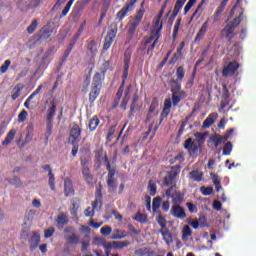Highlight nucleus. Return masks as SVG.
<instances>
[{"label": "nucleus", "instance_id": "obj_21", "mask_svg": "<svg viewBox=\"0 0 256 256\" xmlns=\"http://www.w3.org/2000/svg\"><path fill=\"white\" fill-rule=\"evenodd\" d=\"M99 207H101V203L99 202V200H96L93 203L92 208H88L85 210V217H93V215H95V211H99Z\"/></svg>", "mask_w": 256, "mask_h": 256}, {"label": "nucleus", "instance_id": "obj_45", "mask_svg": "<svg viewBox=\"0 0 256 256\" xmlns=\"http://www.w3.org/2000/svg\"><path fill=\"white\" fill-rule=\"evenodd\" d=\"M107 185H108L109 191H115V189H117V182H115L113 178L107 179Z\"/></svg>", "mask_w": 256, "mask_h": 256}, {"label": "nucleus", "instance_id": "obj_24", "mask_svg": "<svg viewBox=\"0 0 256 256\" xmlns=\"http://www.w3.org/2000/svg\"><path fill=\"white\" fill-rule=\"evenodd\" d=\"M64 193L66 197H71V195H73V183L69 178L64 181Z\"/></svg>", "mask_w": 256, "mask_h": 256}, {"label": "nucleus", "instance_id": "obj_59", "mask_svg": "<svg viewBox=\"0 0 256 256\" xmlns=\"http://www.w3.org/2000/svg\"><path fill=\"white\" fill-rule=\"evenodd\" d=\"M188 223L191 225V227H193V229H199V220L197 219H192V220H189Z\"/></svg>", "mask_w": 256, "mask_h": 256}, {"label": "nucleus", "instance_id": "obj_55", "mask_svg": "<svg viewBox=\"0 0 256 256\" xmlns=\"http://www.w3.org/2000/svg\"><path fill=\"white\" fill-rule=\"evenodd\" d=\"M186 207H188V210L190 213H197V206L191 202L186 203Z\"/></svg>", "mask_w": 256, "mask_h": 256}, {"label": "nucleus", "instance_id": "obj_18", "mask_svg": "<svg viewBox=\"0 0 256 256\" xmlns=\"http://www.w3.org/2000/svg\"><path fill=\"white\" fill-rule=\"evenodd\" d=\"M43 87L45 86H38V88L27 98V100L24 102V107H26V109H30L31 101H33V99H35V97L41 93V89H43Z\"/></svg>", "mask_w": 256, "mask_h": 256}, {"label": "nucleus", "instance_id": "obj_60", "mask_svg": "<svg viewBox=\"0 0 256 256\" xmlns=\"http://www.w3.org/2000/svg\"><path fill=\"white\" fill-rule=\"evenodd\" d=\"M135 31H137V27L130 24L129 30H128L129 37H133L135 35Z\"/></svg>", "mask_w": 256, "mask_h": 256}, {"label": "nucleus", "instance_id": "obj_4", "mask_svg": "<svg viewBox=\"0 0 256 256\" xmlns=\"http://www.w3.org/2000/svg\"><path fill=\"white\" fill-rule=\"evenodd\" d=\"M57 107V104L55 103V99H49L46 101L45 109H48V124H47V133L48 135H51V127H53V124L51 121H53V117L55 116V109Z\"/></svg>", "mask_w": 256, "mask_h": 256}, {"label": "nucleus", "instance_id": "obj_35", "mask_svg": "<svg viewBox=\"0 0 256 256\" xmlns=\"http://www.w3.org/2000/svg\"><path fill=\"white\" fill-rule=\"evenodd\" d=\"M177 177V174L170 173L164 178V184L165 185H173V181H175V178Z\"/></svg>", "mask_w": 256, "mask_h": 256}, {"label": "nucleus", "instance_id": "obj_22", "mask_svg": "<svg viewBox=\"0 0 256 256\" xmlns=\"http://www.w3.org/2000/svg\"><path fill=\"white\" fill-rule=\"evenodd\" d=\"M41 241V235L39 233L34 232L30 238V249L33 251V249H37L39 242Z\"/></svg>", "mask_w": 256, "mask_h": 256}, {"label": "nucleus", "instance_id": "obj_9", "mask_svg": "<svg viewBox=\"0 0 256 256\" xmlns=\"http://www.w3.org/2000/svg\"><path fill=\"white\" fill-rule=\"evenodd\" d=\"M115 37H117V27H114L108 31L106 39H105V43L103 46V49L105 51H107V49H109V47H111V45H113V41H115Z\"/></svg>", "mask_w": 256, "mask_h": 256}, {"label": "nucleus", "instance_id": "obj_53", "mask_svg": "<svg viewBox=\"0 0 256 256\" xmlns=\"http://www.w3.org/2000/svg\"><path fill=\"white\" fill-rule=\"evenodd\" d=\"M90 83H91V76H87L86 79L84 80L82 91L87 93V89H88Z\"/></svg>", "mask_w": 256, "mask_h": 256}, {"label": "nucleus", "instance_id": "obj_17", "mask_svg": "<svg viewBox=\"0 0 256 256\" xmlns=\"http://www.w3.org/2000/svg\"><path fill=\"white\" fill-rule=\"evenodd\" d=\"M109 69H111L109 62H104L99 68V71L95 73L94 77H97V75H99L100 81H103V79H105V73H107Z\"/></svg>", "mask_w": 256, "mask_h": 256}, {"label": "nucleus", "instance_id": "obj_54", "mask_svg": "<svg viewBox=\"0 0 256 256\" xmlns=\"http://www.w3.org/2000/svg\"><path fill=\"white\" fill-rule=\"evenodd\" d=\"M11 185L15 187H21V180L18 177H14L13 179L8 180Z\"/></svg>", "mask_w": 256, "mask_h": 256}, {"label": "nucleus", "instance_id": "obj_31", "mask_svg": "<svg viewBox=\"0 0 256 256\" xmlns=\"http://www.w3.org/2000/svg\"><path fill=\"white\" fill-rule=\"evenodd\" d=\"M15 135H17V130L11 129L8 132L6 139L2 142V145H9V143L15 139Z\"/></svg>", "mask_w": 256, "mask_h": 256}, {"label": "nucleus", "instance_id": "obj_2", "mask_svg": "<svg viewBox=\"0 0 256 256\" xmlns=\"http://www.w3.org/2000/svg\"><path fill=\"white\" fill-rule=\"evenodd\" d=\"M161 17H163V11L160 12L158 17L153 22L151 35L142 45V49H147V55H153V50L157 46V43L161 37V29H163V24H161Z\"/></svg>", "mask_w": 256, "mask_h": 256}, {"label": "nucleus", "instance_id": "obj_30", "mask_svg": "<svg viewBox=\"0 0 256 256\" xmlns=\"http://www.w3.org/2000/svg\"><path fill=\"white\" fill-rule=\"evenodd\" d=\"M127 237V233L125 231L115 229L112 232L111 239H125Z\"/></svg>", "mask_w": 256, "mask_h": 256}, {"label": "nucleus", "instance_id": "obj_8", "mask_svg": "<svg viewBox=\"0 0 256 256\" xmlns=\"http://www.w3.org/2000/svg\"><path fill=\"white\" fill-rule=\"evenodd\" d=\"M184 147L185 149H188L189 153L193 156H197L201 153L199 144H197V142H193L191 139L185 141Z\"/></svg>", "mask_w": 256, "mask_h": 256}, {"label": "nucleus", "instance_id": "obj_5", "mask_svg": "<svg viewBox=\"0 0 256 256\" xmlns=\"http://www.w3.org/2000/svg\"><path fill=\"white\" fill-rule=\"evenodd\" d=\"M101 77L99 74L93 77L92 88L90 91V101H95L99 97V90L101 89Z\"/></svg>", "mask_w": 256, "mask_h": 256}, {"label": "nucleus", "instance_id": "obj_39", "mask_svg": "<svg viewBox=\"0 0 256 256\" xmlns=\"http://www.w3.org/2000/svg\"><path fill=\"white\" fill-rule=\"evenodd\" d=\"M23 88L21 86L14 87L12 91V100L15 101L20 95Z\"/></svg>", "mask_w": 256, "mask_h": 256}, {"label": "nucleus", "instance_id": "obj_36", "mask_svg": "<svg viewBox=\"0 0 256 256\" xmlns=\"http://www.w3.org/2000/svg\"><path fill=\"white\" fill-rule=\"evenodd\" d=\"M98 126H99V118L97 117L92 118L89 122L90 131H95Z\"/></svg>", "mask_w": 256, "mask_h": 256}, {"label": "nucleus", "instance_id": "obj_38", "mask_svg": "<svg viewBox=\"0 0 256 256\" xmlns=\"http://www.w3.org/2000/svg\"><path fill=\"white\" fill-rule=\"evenodd\" d=\"M183 47H185V42H181L180 47L177 48V53H175L174 57L172 58L173 61H177V59L183 55Z\"/></svg>", "mask_w": 256, "mask_h": 256}, {"label": "nucleus", "instance_id": "obj_25", "mask_svg": "<svg viewBox=\"0 0 256 256\" xmlns=\"http://www.w3.org/2000/svg\"><path fill=\"white\" fill-rule=\"evenodd\" d=\"M217 117V113L210 114L203 122V129H209V127L215 123V119H217Z\"/></svg>", "mask_w": 256, "mask_h": 256}, {"label": "nucleus", "instance_id": "obj_42", "mask_svg": "<svg viewBox=\"0 0 256 256\" xmlns=\"http://www.w3.org/2000/svg\"><path fill=\"white\" fill-rule=\"evenodd\" d=\"M231 151H233V144L227 142L223 148V155H231Z\"/></svg>", "mask_w": 256, "mask_h": 256}, {"label": "nucleus", "instance_id": "obj_64", "mask_svg": "<svg viewBox=\"0 0 256 256\" xmlns=\"http://www.w3.org/2000/svg\"><path fill=\"white\" fill-rule=\"evenodd\" d=\"M115 177V169H111V167L108 166V179H114Z\"/></svg>", "mask_w": 256, "mask_h": 256}, {"label": "nucleus", "instance_id": "obj_29", "mask_svg": "<svg viewBox=\"0 0 256 256\" xmlns=\"http://www.w3.org/2000/svg\"><path fill=\"white\" fill-rule=\"evenodd\" d=\"M193 235L191 227L189 225H184L182 228V241H189V237Z\"/></svg>", "mask_w": 256, "mask_h": 256}, {"label": "nucleus", "instance_id": "obj_56", "mask_svg": "<svg viewBox=\"0 0 256 256\" xmlns=\"http://www.w3.org/2000/svg\"><path fill=\"white\" fill-rule=\"evenodd\" d=\"M53 233H55V228L50 227V228H48L47 230H45L44 237H45L46 239H49V237H53Z\"/></svg>", "mask_w": 256, "mask_h": 256}, {"label": "nucleus", "instance_id": "obj_37", "mask_svg": "<svg viewBox=\"0 0 256 256\" xmlns=\"http://www.w3.org/2000/svg\"><path fill=\"white\" fill-rule=\"evenodd\" d=\"M156 221L162 229H167V220L161 214L156 217Z\"/></svg>", "mask_w": 256, "mask_h": 256}, {"label": "nucleus", "instance_id": "obj_16", "mask_svg": "<svg viewBox=\"0 0 256 256\" xmlns=\"http://www.w3.org/2000/svg\"><path fill=\"white\" fill-rule=\"evenodd\" d=\"M171 213L173 217H177V219H185L186 217L185 210H183L178 204H174L172 206Z\"/></svg>", "mask_w": 256, "mask_h": 256}, {"label": "nucleus", "instance_id": "obj_34", "mask_svg": "<svg viewBox=\"0 0 256 256\" xmlns=\"http://www.w3.org/2000/svg\"><path fill=\"white\" fill-rule=\"evenodd\" d=\"M148 191L152 197L157 194V185L153 182V180L149 181Z\"/></svg>", "mask_w": 256, "mask_h": 256}, {"label": "nucleus", "instance_id": "obj_49", "mask_svg": "<svg viewBox=\"0 0 256 256\" xmlns=\"http://www.w3.org/2000/svg\"><path fill=\"white\" fill-rule=\"evenodd\" d=\"M152 207H153V211H157V209H159V207H161V198L160 197L154 198Z\"/></svg>", "mask_w": 256, "mask_h": 256}, {"label": "nucleus", "instance_id": "obj_19", "mask_svg": "<svg viewBox=\"0 0 256 256\" xmlns=\"http://www.w3.org/2000/svg\"><path fill=\"white\" fill-rule=\"evenodd\" d=\"M34 130H35V125H33L32 122H29L26 128V136L24 138V143H31V140L33 139Z\"/></svg>", "mask_w": 256, "mask_h": 256}, {"label": "nucleus", "instance_id": "obj_58", "mask_svg": "<svg viewBox=\"0 0 256 256\" xmlns=\"http://www.w3.org/2000/svg\"><path fill=\"white\" fill-rule=\"evenodd\" d=\"M210 175H211V179H212V182H213L214 185L221 184V178H219V176H217L214 173H211Z\"/></svg>", "mask_w": 256, "mask_h": 256}, {"label": "nucleus", "instance_id": "obj_32", "mask_svg": "<svg viewBox=\"0 0 256 256\" xmlns=\"http://www.w3.org/2000/svg\"><path fill=\"white\" fill-rule=\"evenodd\" d=\"M114 249H124V247H129L131 243L129 241H113Z\"/></svg>", "mask_w": 256, "mask_h": 256}, {"label": "nucleus", "instance_id": "obj_57", "mask_svg": "<svg viewBox=\"0 0 256 256\" xmlns=\"http://www.w3.org/2000/svg\"><path fill=\"white\" fill-rule=\"evenodd\" d=\"M129 63H131V52L127 51L124 54V65L129 67Z\"/></svg>", "mask_w": 256, "mask_h": 256}, {"label": "nucleus", "instance_id": "obj_3", "mask_svg": "<svg viewBox=\"0 0 256 256\" xmlns=\"http://www.w3.org/2000/svg\"><path fill=\"white\" fill-rule=\"evenodd\" d=\"M241 15L242 14H240L239 17L235 18L233 22H229V20H227V25L222 30V35L226 37L228 41H231V39H233V31H235L239 23H241Z\"/></svg>", "mask_w": 256, "mask_h": 256}, {"label": "nucleus", "instance_id": "obj_27", "mask_svg": "<svg viewBox=\"0 0 256 256\" xmlns=\"http://www.w3.org/2000/svg\"><path fill=\"white\" fill-rule=\"evenodd\" d=\"M177 79L174 80L175 83H178L181 87V83H183V79H185V69L183 67H178L176 70Z\"/></svg>", "mask_w": 256, "mask_h": 256}, {"label": "nucleus", "instance_id": "obj_48", "mask_svg": "<svg viewBox=\"0 0 256 256\" xmlns=\"http://www.w3.org/2000/svg\"><path fill=\"white\" fill-rule=\"evenodd\" d=\"M27 115H29V113H27L26 110H22L21 113L18 115V122L24 123V121L27 119Z\"/></svg>", "mask_w": 256, "mask_h": 256}, {"label": "nucleus", "instance_id": "obj_40", "mask_svg": "<svg viewBox=\"0 0 256 256\" xmlns=\"http://www.w3.org/2000/svg\"><path fill=\"white\" fill-rule=\"evenodd\" d=\"M185 1L177 0L176 5L174 7V15H177L181 9H183V5H185Z\"/></svg>", "mask_w": 256, "mask_h": 256}, {"label": "nucleus", "instance_id": "obj_46", "mask_svg": "<svg viewBox=\"0 0 256 256\" xmlns=\"http://www.w3.org/2000/svg\"><path fill=\"white\" fill-rule=\"evenodd\" d=\"M74 2H75V0H69V2L66 4L64 9L62 10L63 17H65V15H67V13H69V11L71 10V6L73 5Z\"/></svg>", "mask_w": 256, "mask_h": 256}, {"label": "nucleus", "instance_id": "obj_10", "mask_svg": "<svg viewBox=\"0 0 256 256\" xmlns=\"http://www.w3.org/2000/svg\"><path fill=\"white\" fill-rule=\"evenodd\" d=\"M65 233H70V235L65 236L67 243L71 245H77L79 243V236L75 234V231L72 227H68L64 230Z\"/></svg>", "mask_w": 256, "mask_h": 256}, {"label": "nucleus", "instance_id": "obj_15", "mask_svg": "<svg viewBox=\"0 0 256 256\" xmlns=\"http://www.w3.org/2000/svg\"><path fill=\"white\" fill-rule=\"evenodd\" d=\"M79 137H81V128H79V125H74L70 132L69 141L72 143H77V141H79Z\"/></svg>", "mask_w": 256, "mask_h": 256}, {"label": "nucleus", "instance_id": "obj_1", "mask_svg": "<svg viewBox=\"0 0 256 256\" xmlns=\"http://www.w3.org/2000/svg\"><path fill=\"white\" fill-rule=\"evenodd\" d=\"M170 87L172 93V102L171 98H168L164 101V108L161 114L163 117L169 116V113H171L172 105L177 107V105L181 103V99H185V97H187V93L181 90L180 84L175 82V79L170 80Z\"/></svg>", "mask_w": 256, "mask_h": 256}, {"label": "nucleus", "instance_id": "obj_7", "mask_svg": "<svg viewBox=\"0 0 256 256\" xmlns=\"http://www.w3.org/2000/svg\"><path fill=\"white\" fill-rule=\"evenodd\" d=\"M82 165V175L83 179L86 181V183L91 184L95 181L93 178V175L91 174V170H89V162L86 159L81 160Z\"/></svg>", "mask_w": 256, "mask_h": 256}, {"label": "nucleus", "instance_id": "obj_50", "mask_svg": "<svg viewBox=\"0 0 256 256\" xmlns=\"http://www.w3.org/2000/svg\"><path fill=\"white\" fill-rule=\"evenodd\" d=\"M11 66V61L10 60H5L4 64L0 67V72L7 73V69Z\"/></svg>", "mask_w": 256, "mask_h": 256}, {"label": "nucleus", "instance_id": "obj_51", "mask_svg": "<svg viewBox=\"0 0 256 256\" xmlns=\"http://www.w3.org/2000/svg\"><path fill=\"white\" fill-rule=\"evenodd\" d=\"M200 190H201V193H202L203 195H205V196L211 195V193H213V187H205V186H202V187L200 188Z\"/></svg>", "mask_w": 256, "mask_h": 256}, {"label": "nucleus", "instance_id": "obj_63", "mask_svg": "<svg viewBox=\"0 0 256 256\" xmlns=\"http://www.w3.org/2000/svg\"><path fill=\"white\" fill-rule=\"evenodd\" d=\"M221 207H222L221 202L217 200L213 202V209H215V211H221Z\"/></svg>", "mask_w": 256, "mask_h": 256}, {"label": "nucleus", "instance_id": "obj_11", "mask_svg": "<svg viewBox=\"0 0 256 256\" xmlns=\"http://www.w3.org/2000/svg\"><path fill=\"white\" fill-rule=\"evenodd\" d=\"M239 69V64L237 62H231L222 71L223 77H231L235 75V71Z\"/></svg>", "mask_w": 256, "mask_h": 256}, {"label": "nucleus", "instance_id": "obj_28", "mask_svg": "<svg viewBox=\"0 0 256 256\" xmlns=\"http://www.w3.org/2000/svg\"><path fill=\"white\" fill-rule=\"evenodd\" d=\"M190 179H192V181H196V183L201 182L203 179V172L199 170H192L190 172Z\"/></svg>", "mask_w": 256, "mask_h": 256}, {"label": "nucleus", "instance_id": "obj_14", "mask_svg": "<svg viewBox=\"0 0 256 256\" xmlns=\"http://www.w3.org/2000/svg\"><path fill=\"white\" fill-rule=\"evenodd\" d=\"M135 3H137V0H130V2L127 4L126 7H124L122 10H120L117 14L118 21H121L125 15H127V11H131L133 7H135Z\"/></svg>", "mask_w": 256, "mask_h": 256}, {"label": "nucleus", "instance_id": "obj_20", "mask_svg": "<svg viewBox=\"0 0 256 256\" xmlns=\"http://www.w3.org/2000/svg\"><path fill=\"white\" fill-rule=\"evenodd\" d=\"M207 29H209V20H206L200 30L198 31L195 41H201V39H203V37H205V33H207Z\"/></svg>", "mask_w": 256, "mask_h": 256}, {"label": "nucleus", "instance_id": "obj_61", "mask_svg": "<svg viewBox=\"0 0 256 256\" xmlns=\"http://www.w3.org/2000/svg\"><path fill=\"white\" fill-rule=\"evenodd\" d=\"M88 49H89V51H91V53L95 54V52L97 51V46H95V42L94 41H91L88 44Z\"/></svg>", "mask_w": 256, "mask_h": 256}, {"label": "nucleus", "instance_id": "obj_12", "mask_svg": "<svg viewBox=\"0 0 256 256\" xmlns=\"http://www.w3.org/2000/svg\"><path fill=\"white\" fill-rule=\"evenodd\" d=\"M50 40H51V30H49V28H42L38 33V40L36 44L39 45V43H43V41H50Z\"/></svg>", "mask_w": 256, "mask_h": 256}, {"label": "nucleus", "instance_id": "obj_44", "mask_svg": "<svg viewBox=\"0 0 256 256\" xmlns=\"http://www.w3.org/2000/svg\"><path fill=\"white\" fill-rule=\"evenodd\" d=\"M38 25L39 23L37 22V20H33L32 23L27 27V32L30 34L34 33Z\"/></svg>", "mask_w": 256, "mask_h": 256}, {"label": "nucleus", "instance_id": "obj_6", "mask_svg": "<svg viewBox=\"0 0 256 256\" xmlns=\"http://www.w3.org/2000/svg\"><path fill=\"white\" fill-rule=\"evenodd\" d=\"M166 197H168V199H172L174 205H177L183 201V195H181V192L177 191V187L175 186H171L168 190H166Z\"/></svg>", "mask_w": 256, "mask_h": 256}, {"label": "nucleus", "instance_id": "obj_41", "mask_svg": "<svg viewBox=\"0 0 256 256\" xmlns=\"http://www.w3.org/2000/svg\"><path fill=\"white\" fill-rule=\"evenodd\" d=\"M49 177V187L50 189H52V191H55V176L53 175V171H50V173L48 174Z\"/></svg>", "mask_w": 256, "mask_h": 256}, {"label": "nucleus", "instance_id": "obj_33", "mask_svg": "<svg viewBox=\"0 0 256 256\" xmlns=\"http://www.w3.org/2000/svg\"><path fill=\"white\" fill-rule=\"evenodd\" d=\"M57 225H67L69 223V218L65 214L58 215L56 219Z\"/></svg>", "mask_w": 256, "mask_h": 256}, {"label": "nucleus", "instance_id": "obj_52", "mask_svg": "<svg viewBox=\"0 0 256 256\" xmlns=\"http://www.w3.org/2000/svg\"><path fill=\"white\" fill-rule=\"evenodd\" d=\"M195 138H196V141H197L198 145H201V143L205 142V134L196 133Z\"/></svg>", "mask_w": 256, "mask_h": 256}, {"label": "nucleus", "instance_id": "obj_47", "mask_svg": "<svg viewBox=\"0 0 256 256\" xmlns=\"http://www.w3.org/2000/svg\"><path fill=\"white\" fill-rule=\"evenodd\" d=\"M112 232L113 229L111 228V226H104L100 229V233L105 236L111 235Z\"/></svg>", "mask_w": 256, "mask_h": 256}, {"label": "nucleus", "instance_id": "obj_23", "mask_svg": "<svg viewBox=\"0 0 256 256\" xmlns=\"http://www.w3.org/2000/svg\"><path fill=\"white\" fill-rule=\"evenodd\" d=\"M227 139H229V135L221 136L216 134L211 137V141L212 143H214V147H217L218 145H223V143H225Z\"/></svg>", "mask_w": 256, "mask_h": 256}, {"label": "nucleus", "instance_id": "obj_26", "mask_svg": "<svg viewBox=\"0 0 256 256\" xmlns=\"http://www.w3.org/2000/svg\"><path fill=\"white\" fill-rule=\"evenodd\" d=\"M159 233H161L165 243H167L168 245H171V243H173V236L171 235V232L167 230V228L161 229Z\"/></svg>", "mask_w": 256, "mask_h": 256}, {"label": "nucleus", "instance_id": "obj_13", "mask_svg": "<svg viewBox=\"0 0 256 256\" xmlns=\"http://www.w3.org/2000/svg\"><path fill=\"white\" fill-rule=\"evenodd\" d=\"M143 5H145L144 2L141 3V9L137 12L135 18L130 23V25L136 28L139 27V25L141 24V21L143 20V15H145V9H143Z\"/></svg>", "mask_w": 256, "mask_h": 256}, {"label": "nucleus", "instance_id": "obj_43", "mask_svg": "<svg viewBox=\"0 0 256 256\" xmlns=\"http://www.w3.org/2000/svg\"><path fill=\"white\" fill-rule=\"evenodd\" d=\"M134 219H135V221H138V223H147V216L142 213L136 214Z\"/></svg>", "mask_w": 256, "mask_h": 256}, {"label": "nucleus", "instance_id": "obj_62", "mask_svg": "<svg viewBox=\"0 0 256 256\" xmlns=\"http://www.w3.org/2000/svg\"><path fill=\"white\" fill-rule=\"evenodd\" d=\"M128 229H129L130 235H139V231H137V229H135V226L129 225Z\"/></svg>", "mask_w": 256, "mask_h": 256}]
</instances>
